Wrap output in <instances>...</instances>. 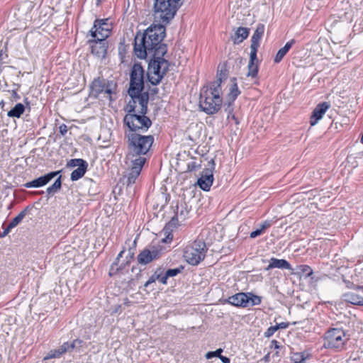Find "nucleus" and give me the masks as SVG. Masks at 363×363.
I'll return each mask as SVG.
<instances>
[{
	"label": "nucleus",
	"instance_id": "1",
	"mask_svg": "<svg viewBox=\"0 0 363 363\" xmlns=\"http://www.w3.org/2000/svg\"><path fill=\"white\" fill-rule=\"evenodd\" d=\"M165 37L164 25H151L143 34L138 33L135 38L134 53L140 59L147 57L164 56L167 51V45L162 43Z\"/></svg>",
	"mask_w": 363,
	"mask_h": 363
},
{
	"label": "nucleus",
	"instance_id": "2",
	"mask_svg": "<svg viewBox=\"0 0 363 363\" xmlns=\"http://www.w3.org/2000/svg\"><path fill=\"white\" fill-rule=\"evenodd\" d=\"M181 0H155L154 18L158 24H167L175 16L180 7Z\"/></svg>",
	"mask_w": 363,
	"mask_h": 363
},
{
	"label": "nucleus",
	"instance_id": "3",
	"mask_svg": "<svg viewBox=\"0 0 363 363\" xmlns=\"http://www.w3.org/2000/svg\"><path fill=\"white\" fill-rule=\"evenodd\" d=\"M125 137L128 138V150L133 157L134 155H145L154 141V138L152 135H142L133 132H125Z\"/></svg>",
	"mask_w": 363,
	"mask_h": 363
},
{
	"label": "nucleus",
	"instance_id": "4",
	"mask_svg": "<svg viewBox=\"0 0 363 363\" xmlns=\"http://www.w3.org/2000/svg\"><path fill=\"white\" fill-rule=\"evenodd\" d=\"M169 62L163 56L157 55L150 60L148 65L147 79L152 85L160 84L169 70Z\"/></svg>",
	"mask_w": 363,
	"mask_h": 363
},
{
	"label": "nucleus",
	"instance_id": "5",
	"mask_svg": "<svg viewBox=\"0 0 363 363\" xmlns=\"http://www.w3.org/2000/svg\"><path fill=\"white\" fill-rule=\"evenodd\" d=\"M222 104L223 100L220 96L208 91L207 86L202 88L199 98V107L202 111L208 115L215 114L220 109Z\"/></svg>",
	"mask_w": 363,
	"mask_h": 363
},
{
	"label": "nucleus",
	"instance_id": "6",
	"mask_svg": "<svg viewBox=\"0 0 363 363\" xmlns=\"http://www.w3.org/2000/svg\"><path fill=\"white\" fill-rule=\"evenodd\" d=\"M92 94L98 97L99 94H103L104 97L108 98L111 101L116 99L117 91V84L113 80H108L104 78L98 77L94 79L91 84Z\"/></svg>",
	"mask_w": 363,
	"mask_h": 363
},
{
	"label": "nucleus",
	"instance_id": "7",
	"mask_svg": "<svg viewBox=\"0 0 363 363\" xmlns=\"http://www.w3.org/2000/svg\"><path fill=\"white\" fill-rule=\"evenodd\" d=\"M206 251V243L202 240H196L185 247L184 257L189 264L196 266L204 259Z\"/></svg>",
	"mask_w": 363,
	"mask_h": 363
},
{
	"label": "nucleus",
	"instance_id": "8",
	"mask_svg": "<svg viewBox=\"0 0 363 363\" xmlns=\"http://www.w3.org/2000/svg\"><path fill=\"white\" fill-rule=\"evenodd\" d=\"M124 125H126L129 130L128 132L137 133L140 131L145 133L151 126V120L141 113H126L123 118Z\"/></svg>",
	"mask_w": 363,
	"mask_h": 363
},
{
	"label": "nucleus",
	"instance_id": "9",
	"mask_svg": "<svg viewBox=\"0 0 363 363\" xmlns=\"http://www.w3.org/2000/svg\"><path fill=\"white\" fill-rule=\"evenodd\" d=\"M113 29L112 21L107 18L103 19H96L94 25L89 30L91 38H100L103 39L108 38Z\"/></svg>",
	"mask_w": 363,
	"mask_h": 363
},
{
	"label": "nucleus",
	"instance_id": "10",
	"mask_svg": "<svg viewBox=\"0 0 363 363\" xmlns=\"http://www.w3.org/2000/svg\"><path fill=\"white\" fill-rule=\"evenodd\" d=\"M345 333L342 329H330L325 334L323 346L330 349L342 348L345 344Z\"/></svg>",
	"mask_w": 363,
	"mask_h": 363
},
{
	"label": "nucleus",
	"instance_id": "11",
	"mask_svg": "<svg viewBox=\"0 0 363 363\" xmlns=\"http://www.w3.org/2000/svg\"><path fill=\"white\" fill-rule=\"evenodd\" d=\"M145 70L139 63H135L132 67L130 76V86L128 93H134L135 91L144 89Z\"/></svg>",
	"mask_w": 363,
	"mask_h": 363
},
{
	"label": "nucleus",
	"instance_id": "12",
	"mask_svg": "<svg viewBox=\"0 0 363 363\" xmlns=\"http://www.w3.org/2000/svg\"><path fill=\"white\" fill-rule=\"evenodd\" d=\"M91 48V52L99 59L106 57L108 48V41L100 38H91L87 41Z\"/></svg>",
	"mask_w": 363,
	"mask_h": 363
},
{
	"label": "nucleus",
	"instance_id": "13",
	"mask_svg": "<svg viewBox=\"0 0 363 363\" xmlns=\"http://www.w3.org/2000/svg\"><path fill=\"white\" fill-rule=\"evenodd\" d=\"M161 256V249L157 246H149L142 250L138 255V262L140 264L146 265Z\"/></svg>",
	"mask_w": 363,
	"mask_h": 363
},
{
	"label": "nucleus",
	"instance_id": "14",
	"mask_svg": "<svg viewBox=\"0 0 363 363\" xmlns=\"http://www.w3.org/2000/svg\"><path fill=\"white\" fill-rule=\"evenodd\" d=\"M236 79L233 78L232 82H233L230 89L228 95L227 96L226 101L223 103V108L225 111L228 113V118L230 117V114H232L233 111V103L238 95L240 94V91L238 89V84L235 82Z\"/></svg>",
	"mask_w": 363,
	"mask_h": 363
},
{
	"label": "nucleus",
	"instance_id": "15",
	"mask_svg": "<svg viewBox=\"0 0 363 363\" xmlns=\"http://www.w3.org/2000/svg\"><path fill=\"white\" fill-rule=\"evenodd\" d=\"M211 169H206L203 171L201 177L197 181L198 186L203 191H208L213 182V175L212 169L214 168V162L213 160L211 162Z\"/></svg>",
	"mask_w": 363,
	"mask_h": 363
},
{
	"label": "nucleus",
	"instance_id": "16",
	"mask_svg": "<svg viewBox=\"0 0 363 363\" xmlns=\"http://www.w3.org/2000/svg\"><path fill=\"white\" fill-rule=\"evenodd\" d=\"M60 173V171L50 172L43 176H41L31 182L23 184L26 188H38L46 185L53 178Z\"/></svg>",
	"mask_w": 363,
	"mask_h": 363
},
{
	"label": "nucleus",
	"instance_id": "17",
	"mask_svg": "<svg viewBox=\"0 0 363 363\" xmlns=\"http://www.w3.org/2000/svg\"><path fill=\"white\" fill-rule=\"evenodd\" d=\"M129 96L132 99H138V104L139 108L138 112L141 114H146L147 113V104L149 101V94L148 92H143V91H135L134 93H128Z\"/></svg>",
	"mask_w": 363,
	"mask_h": 363
},
{
	"label": "nucleus",
	"instance_id": "18",
	"mask_svg": "<svg viewBox=\"0 0 363 363\" xmlns=\"http://www.w3.org/2000/svg\"><path fill=\"white\" fill-rule=\"evenodd\" d=\"M224 303L236 307L246 308L248 306V298L246 293L240 292L228 297Z\"/></svg>",
	"mask_w": 363,
	"mask_h": 363
},
{
	"label": "nucleus",
	"instance_id": "19",
	"mask_svg": "<svg viewBox=\"0 0 363 363\" xmlns=\"http://www.w3.org/2000/svg\"><path fill=\"white\" fill-rule=\"evenodd\" d=\"M330 105L328 102H323L317 105L312 113V116L311 117V125H315L318 121L322 118L323 114L325 111L330 108Z\"/></svg>",
	"mask_w": 363,
	"mask_h": 363
},
{
	"label": "nucleus",
	"instance_id": "20",
	"mask_svg": "<svg viewBox=\"0 0 363 363\" xmlns=\"http://www.w3.org/2000/svg\"><path fill=\"white\" fill-rule=\"evenodd\" d=\"M269 265L265 268L266 271H269L274 268H278V269H289L291 271H294V269H292L291 264L288 261L284 259H277L274 257H272L269 261Z\"/></svg>",
	"mask_w": 363,
	"mask_h": 363
},
{
	"label": "nucleus",
	"instance_id": "21",
	"mask_svg": "<svg viewBox=\"0 0 363 363\" xmlns=\"http://www.w3.org/2000/svg\"><path fill=\"white\" fill-rule=\"evenodd\" d=\"M128 157V159L130 160V168L141 172L143 167L146 162V159L141 155H134V157H133V155L130 153Z\"/></svg>",
	"mask_w": 363,
	"mask_h": 363
},
{
	"label": "nucleus",
	"instance_id": "22",
	"mask_svg": "<svg viewBox=\"0 0 363 363\" xmlns=\"http://www.w3.org/2000/svg\"><path fill=\"white\" fill-rule=\"evenodd\" d=\"M343 300L353 305L363 306V297L354 292H348L342 296Z\"/></svg>",
	"mask_w": 363,
	"mask_h": 363
},
{
	"label": "nucleus",
	"instance_id": "23",
	"mask_svg": "<svg viewBox=\"0 0 363 363\" xmlns=\"http://www.w3.org/2000/svg\"><path fill=\"white\" fill-rule=\"evenodd\" d=\"M295 40L292 39L290 41L287 42L283 48H280L278 50L274 60L275 63H279L283 60L284 56L291 48L292 45L295 43Z\"/></svg>",
	"mask_w": 363,
	"mask_h": 363
},
{
	"label": "nucleus",
	"instance_id": "24",
	"mask_svg": "<svg viewBox=\"0 0 363 363\" xmlns=\"http://www.w3.org/2000/svg\"><path fill=\"white\" fill-rule=\"evenodd\" d=\"M264 32V26L258 24L251 38V45L259 46V41Z\"/></svg>",
	"mask_w": 363,
	"mask_h": 363
},
{
	"label": "nucleus",
	"instance_id": "25",
	"mask_svg": "<svg viewBox=\"0 0 363 363\" xmlns=\"http://www.w3.org/2000/svg\"><path fill=\"white\" fill-rule=\"evenodd\" d=\"M249 35V29L247 28L240 27L235 33L233 38L234 44H239L246 39Z\"/></svg>",
	"mask_w": 363,
	"mask_h": 363
},
{
	"label": "nucleus",
	"instance_id": "26",
	"mask_svg": "<svg viewBox=\"0 0 363 363\" xmlns=\"http://www.w3.org/2000/svg\"><path fill=\"white\" fill-rule=\"evenodd\" d=\"M25 110V106L21 103H18L16 104L15 106L12 108L9 111H8L7 116L11 118H19L23 115Z\"/></svg>",
	"mask_w": 363,
	"mask_h": 363
},
{
	"label": "nucleus",
	"instance_id": "27",
	"mask_svg": "<svg viewBox=\"0 0 363 363\" xmlns=\"http://www.w3.org/2000/svg\"><path fill=\"white\" fill-rule=\"evenodd\" d=\"M87 167H88L87 162L84 163L83 164H79V166L72 172L71 177H70L71 180L77 181V180L79 179L80 178H82L86 173Z\"/></svg>",
	"mask_w": 363,
	"mask_h": 363
},
{
	"label": "nucleus",
	"instance_id": "28",
	"mask_svg": "<svg viewBox=\"0 0 363 363\" xmlns=\"http://www.w3.org/2000/svg\"><path fill=\"white\" fill-rule=\"evenodd\" d=\"M296 272L306 277H309L313 274V269L308 265L301 264L296 267Z\"/></svg>",
	"mask_w": 363,
	"mask_h": 363
},
{
	"label": "nucleus",
	"instance_id": "29",
	"mask_svg": "<svg viewBox=\"0 0 363 363\" xmlns=\"http://www.w3.org/2000/svg\"><path fill=\"white\" fill-rule=\"evenodd\" d=\"M62 186V181H61V176H60L54 182L53 184H52L50 186H49L47 189V193L48 195L52 196L55 193H57Z\"/></svg>",
	"mask_w": 363,
	"mask_h": 363
},
{
	"label": "nucleus",
	"instance_id": "30",
	"mask_svg": "<svg viewBox=\"0 0 363 363\" xmlns=\"http://www.w3.org/2000/svg\"><path fill=\"white\" fill-rule=\"evenodd\" d=\"M26 212L27 210L24 209L23 211H21L15 218H13L9 224L10 228H13L17 226L25 218Z\"/></svg>",
	"mask_w": 363,
	"mask_h": 363
},
{
	"label": "nucleus",
	"instance_id": "31",
	"mask_svg": "<svg viewBox=\"0 0 363 363\" xmlns=\"http://www.w3.org/2000/svg\"><path fill=\"white\" fill-rule=\"evenodd\" d=\"M221 83L218 80H216L213 82L210 87L208 88V91L211 92L212 94H215L216 96H220L222 91H221Z\"/></svg>",
	"mask_w": 363,
	"mask_h": 363
},
{
	"label": "nucleus",
	"instance_id": "32",
	"mask_svg": "<svg viewBox=\"0 0 363 363\" xmlns=\"http://www.w3.org/2000/svg\"><path fill=\"white\" fill-rule=\"evenodd\" d=\"M248 298V306H258L262 302V297L252 293H246Z\"/></svg>",
	"mask_w": 363,
	"mask_h": 363
},
{
	"label": "nucleus",
	"instance_id": "33",
	"mask_svg": "<svg viewBox=\"0 0 363 363\" xmlns=\"http://www.w3.org/2000/svg\"><path fill=\"white\" fill-rule=\"evenodd\" d=\"M137 104H138V99H132L129 101L128 104L125 107V111L127 112V113H135L136 108H137Z\"/></svg>",
	"mask_w": 363,
	"mask_h": 363
},
{
	"label": "nucleus",
	"instance_id": "34",
	"mask_svg": "<svg viewBox=\"0 0 363 363\" xmlns=\"http://www.w3.org/2000/svg\"><path fill=\"white\" fill-rule=\"evenodd\" d=\"M140 174V171H137L135 169L130 168V172H128V185L134 184Z\"/></svg>",
	"mask_w": 363,
	"mask_h": 363
},
{
	"label": "nucleus",
	"instance_id": "35",
	"mask_svg": "<svg viewBox=\"0 0 363 363\" xmlns=\"http://www.w3.org/2000/svg\"><path fill=\"white\" fill-rule=\"evenodd\" d=\"M258 73V66L255 63L249 62L248 63V72L247 74V77H257Z\"/></svg>",
	"mask_w": 363,
	"mask_h": 363
},
{
	"label": "nucleus",
	"instance_id": "36",
	"mask_svg": "<svg viewBox=\"0 0 363 363\" xmlns=\"http://www.w3.org/2000/svg\"><path fill=\"white\" fill-rule=\"evenodd\" d=\"M306 356L303 353L296 352L292 354L291 360L294 363H306Z\"/></svg>",
	"mask_w": 363,
	"mask_h": 363
},
{
	"label": "nucleus",
	"instance_id": "37",
	"mask_svg": "<svg viewBox=\"0 0 363 363\" xmlns=\"http://www.w3.org/2000/svg\"><path fill=\"white\" fill-rule=\"evenodd\" d=\"M228 77V71L225 69V66H222L220 69H218L217 73V79L220 82H223L226 80Z\"/></svg>",
	"mask_w": 363,
	"mask_h": 363
},
{
	"label": "nucleus",
	"instance_id": "38",
	"mask_svg": "<svg viewBox=\"0 0 363 363\" xmlns=\"http://www.w3.org/2000/svg\"><path fill=\"white\" fill-rule=\"evenodd\" d=\"M160 269L157 270L154 274H152L149 279L145 282L144 284V287L147 288L152 283L155 282L156 280H158L160 277V273H159Z\"/></svg>",
	"mask_w": 363,
	"mask_h": 363
},
{
	"label": "nucleus",
	"instance_id": "39",
	"mask_svg": "<svg viewBox=\"0 0 363 363\" xmlns=\"http://www.w3.org/2000/svg\"><path fill=\"white\" fill-rule=\"evenodd\" d=\"M188 211L184 208L182 206H181V210L179 211V207L177 206V212H176V214L175 216L180 218L181 220H184L186 215L188 214Z\"/></svg>",
	"mask_w": 363,
	"mask_h": 363
},
{
	"label": "nucleus",
	"instance_id": "40",
	"mask_svg": "<svg viewBox=\"0 0 363 363\" xmlns=\"http://www.w3.org/2000/svg\"><path fill=\"white\" fill-rule=\"evenodd\" d=\"M222 352H223V349L218 348L216 351L208 352L206 354L205 357L207 359H211L212 357H214L219 358V357L220 356Z\"/></svg>",
	"mask_w": 363,
	"mask_h": 363
},
{
	"label": "nucleus",
	"instance_id": "41",
	"mask_svg": "<svg viewBox=\"0 0 363 363\" xmlns=\"http://www.w3.org/2000/svg\"><path fill=\"white\" fill-rule=\"evenodd\" d=\"M259 46L250 45V57L249 62L255 63V60H257V52Z\"/></svg>",
	"mask_w": 363,
	"mask_h": 363
},
{
	"label": "nucleus",
	"instance_id": "42",
	"mask_svg": "<svg viewBox=\"0 0 363 363\" xmlns=\"http://www.w3.org/2000/svg\"><path fill=\"white\" fill-rule=\"evenodd\" d=\"M62 352L59 350V349L57 350H51L50 351V352L48 354V355L46 357H44V359H52V358H58L60 357L61 355H62Z\"/></svg>",
	"mask_w": 363,
	"mask_h": 363
},
{
	"label": "nucleus",
	"instance_id": "43",
	"mask_svg": "<svg viewBox=\"0 0 363 363\" xmlns=\"http://www.w3.org/2000/svg\"><path fill=\"white\" fill-rule=\"evenodd\" d=\"M86 163V162L82 159H72L69 160L67 163V166L69 167H79V164H83Z\"/></svg>",
	"mask_w": 363,
	"mask_h": 363
},
{
	"label": "nucleus",
	"instance_id": "44",
	"mask_svg": "<svg viewBox=\"0 0 363 363\" xmlns=\"http://www.w3.org/2000/svg\"><path fill=\"white\" fill-rule=\"evenodd\" d=\"M182 269H183V267L169 269L166 272L167 277H172L177 276L179 273L181 272Z\"/></svg>",
	"mask_w": 363,
	"mask_h": 363
},
{
	"label": "nucleus",
	"instance_id": "45",
	"mask_svg": "<svg viewBox=\"0 0 363 363\" xmlns=\"http://www.w3.org/2000/svg\"><path fill=\"white\" fill-rule=\"evenodd\" d=\"M277 326H271L269 327L267 331L264 333V336L267 337H269L274 335V333L277 330Z\"/></svg>",
	"mask_w": 363,
	"mask_h": 363
},
{
	"label": "nucleus",
	"instance_id": "46",
	"mask_svg": "<svg viewBox=\"0 0 363 363\" xmlns=\"http://www.w3.org/2000/svg\"><path fill=\"white\" fill-rule=\"evenodd\" d=\"M272 225V220H264L261 225L260 228L264 232L267 229L270 228Z\"/></svg>",
	"mask_w": 363,
	"mask_h": 363
},
{
	"label": "nucleus",
	"instance_id": "47",
	"mask_svg": "<svg viewBox=\"0 0 363 363\" xmlns=\"http://www.w3.org/2000/svg\"><path fill=\"white\" fill-rule=\"evenodd\" d=\"M179 218H177L176 216H174L172 220L167 223V228H174L177 225Z\"/></svg>",
	"mask_w": 363,
	"mask_h": 363
},
{
	"label": "nucleus",
	"instance_id": "48",
	"mask_svg": "<svg viewBox=\"0 0 363 363\" xmlns=\"http://www.w3.org/2000/svg\"><path fill=\"white\" fill-rule=\"evenodd\" d=\"M264 233V231L259 228L252 232L250 233V237L251 238H255L260 235H262Z\"/></svg>",
	"mask_w": 363,
	"mask_h": 363
},
{
	"label": "nucleus",
	"instance_id": "49",
	"mask_svg": "<svg viewBox=\"0 0 363 363\" xmlns=\"http://www.w3.org/2000/svg\"><path fill=\"white\" fill-rule=\"evenodd\" d=\"M200 167V165H197L195 162H191L187 164V170L189 172H192L196 170Z\"/></svg>",
	"mask_w": 363,
	"mask_h": 363
},
{
	"label": "nucleus",
	"instance_id": "50",
	"mask_svg": "<svg viewBox=\"0 0 363 363\" xmlns=\"http://www.w3.org/2000/svg\"><path fill=\"white\" fill-rule=\"evenodd\" d=\"M58 349L62 352V354H64L67 352H69V342H65Z\"/></svg>",
	"mask_w": 363,
	"mask_h": 363
},
{
	"label": "nucleus",
	"instance_id": "51",
	"mask_svg": "<svg viewBox=\"0 0 363 363\" xmlns=\"http://www.w3.org/2000/svg\"><path fill=\"white\" fill-rule=\"evenodd\" d=\"M60 134L64 136L67 133L68 128L65 124H61L59 127Z\"/></svg>",
	"mask_w": 363,
	"mask_h": 363
},
{
	"label": "nucleus",
	"instance_id": "52",
	"mask_svg": "<svg viewBox=\"0 0 363 363\" xmlns=\"http://www.w3.org/2000/svg\"><path fill=\"white\" fill-rule=\"evenodd\" d=\"M289 323L282 322L279 324H277V328L279 329H286L289 327Z\"/></svg>",
	"mask_w": 363,
	"mask_h": 363
},
{
	"label": "nucleus",
	"instance_id": "53",
	"mask_svg": "<svg viewBox=\"0 0 363 363\" xmlns=\"http://www.w3.org/2000/svg\"><path fill=\"white\" fill-rule=\"evenodd\" d=\"M11 229H12V228H10V225H8V226L4 229V232L0 235V237L4 238L6 235H7Z\"/></svg>",
	"mask_w": 363,
	"mask_h": 363
},
{
	"label": "nucleus",
	"instance_id": "54",
	"mask_svg": "<svg viewBox=\"0 0 363 363\" xmlns=\"http://www.w3.org/2000/svg\"><path fill=\"white\" fill-rule=\"evenodd\" d=\"M219 359L223 363H230V359L229 357H227L225 356H223L222 354H220V356L219 357Z\"/></svg>",
	"mask_w": 363,
	"mask_h": 363
},
{
	"label": "nucleus",
	"instance_id": "55",
	"mask_svg": "<svg viewBox=\"0 0 363 363\" xmlns=\"http://www.w3.org/2000/svg\"><path fill=\"white\" fill-rule=\"evenodd\" d=\"M74 342L77 348H79L82 346L83 340L79 339H75Z\"/></svg>",
	"mask_w": 363,
	"mask_h": 363
},
{
	"label": "nucleus",
	"instance_id": "56",
	"mask_svg": "<svg viewBox=\"0 0 363 363\" xmlns=\"http://www.w3.org/2000/svg\"><path fill=\"white\" fill-rule=\"evenodd\" d=\"M168 278L169 277H167V274H165L164 276H162V277L160 275V279L158 280H160V281L161 283H162L163 284H167V280Z\"/></svg>",
	"mask_w": 363,
	"mask_h": 363
},
{
	"label": "nucleus",
	"instance_id": "57",
	"mask_svg": "<svg viewBox=\"0 0 363 363\" xmlns=\"http://www.w3.org/2000/svg\"><path fill=\"white\" fill-rule=\"evenodd\" d=\"M12 97L16 100H19L21 96L18 94L17 91L15 90L12 91Z\"/></svg>",
	"mask_w": 363,
	"mask_h": 363
},
{
	"label": "nucleus",
	"instance_id": "58",
	"mask_svg": "<svg viewBox=\"0 0 363 363\" xmlns=\"http://www.w3.org/2000/svg\"><path fill=\"white\" fill-rule=\"evenodd\" d=\"M172 240V235H171V234H169L166 238L164 239H162V242H167L168 241H170Z\"/></svg>",
	"mask_w": 363,
	"mask_h": 363
},
{
	"label": "nucleus",
	"instance_id": "59",
	"mask_svg": "<svg viewBox=\"0 0 363 363\" xmlns=\"http://www.w3.org/2000/svg\"><path fill=\"white\" fill-rule=\"evenodd\" d=\"M69 352L72 351V350L77 348L74 341L71 343L69 342Z\"/></svg>",
	"mask_w": 363,
	"mask_h": 363
},
{
	"label": "nucleus",
	"instance_id": "60",
	"mask_svg": "<svg viewBox=\"0 0 363 363\" xmlns=\"http://www.w3.org/2000/svg\"><path fill=\"white\" fill-rule=\"evenodd\" d=\"M272 344L274 345V347L275 348H279V347L278 342L277 340H275L272 341Z\"/></svg>",
	"mask_w": 363,
	"mask_h": 363
},
{
	"label": "nucleus",
	"instance_id": "61",
	"mask_svg": "<svg viewBox=\"0 0 363 363\" xmlns=\"http://www.w3.org/2000/svg\"><path fill=\"white\" fill-rule=\"evenodd\" d=\"M123 253H124V250H122L121 252H120V253L118 255L116 260L118 261L119 259L123 256Z\"/></svg>",
	"mask_w": 363,
	"mask_h": 363
},
{
	"label": "nucleus",
	"instance_id": "62",
	"mask_svg": "<svg viewBox=\"0 0 363 363\" xmlns=\"http://www.w3.org/2000/svg\"><path fill=\"white\" fill-rule=\"evenodd\" d=\"M151 91H152V94H157V92H158V89H157V88H154V89H152Z\"/></svg>",
	"mask_w": 363,
	"mask_h": 363
},
{
	"label": "nucleus",
	"instance_id": "63",
	"mask_svg": "<svg viewBox=\"0 0 363 363\" xmlns=\"http://www.w3.org/2000/svg\"><path fill=\"white\" fill-rule=\"evenodd\" d=\"M232 118L235 121V123H238L237 119L234 115L232 116Z\"/></svg>",
	"mask_w": 363,
	"mask_h": 363
},
{
	"label": "nucleus",
	"instance_id": "64",
	"mask_svg": "<svg viewBox=\"0 0 363 363\" xmlns=\"http://www.w3.org/2000/svg\"><path fill=\"white\" fill-rule=\"evenodd\" d=\"M268 358H269L268 355H266V356L264 357V360H265V361H267Z\"/></svg>",
	"mask_w": 363,
	"mask_h": 363
}]
</instances>
